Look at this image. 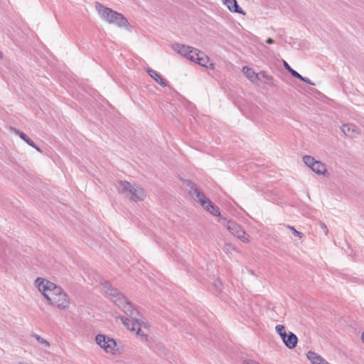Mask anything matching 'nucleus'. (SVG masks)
<instances>
[{"label": "nucleus", "mask_w": 364, "mask_h": 364, "mask_svg": "<svg viewBox=\"0 0 364 364\" xmlns=\"http://www.w3.org/2000/svg\"><path fill=\"white\" fill-rule=\"evenodd\" d=\"M287 228L292 232V233L299 238H302L304 237V234L301 232L297 231L293 226L287 225Z\"/></svg>", "instance_id": "24"}, {"label": "nucleus", "mask_w": 364, "mask_h": 364, "mask_svg": "<svg viewBox=\"0 0 364 364\" xmlns=\"http://www.w3.org/2000/svg\"><path fill=\"white\" fill-rule=\"evenodd\" d=\"M229 232L235 235L236 232L241 229V227L235 221L229 220L225 225Z\"/></svg>", "instance_id": "19"}, {"label": "nucleus", "mask_w": 364, "mask_h": 364, "mask_svg": "<svg viewBox=\"0 0 364 364\" xmlns=\"http://www.w3.org/2000/svg\"><path fill=\"white\" fill-rule=\"evenodd\" d=\"M289 73L291 75L292 77H296L298 75V72L294 70L293 68L289 71Z\"/></svg>", "instance_id": "28"}, {"label": "nucleus", "mask_w": 364, "mask_h": 364, "mask_svg": "<svg viewBox=\"0 0 364 364\" xmlns=\"http://www.w3.org/2000/svg\"><path fill=\"white\" fill-rule=\"evenodd\" d=\"M311 170L318 175L324 174L327 171L326 165L320 161H316Z\"/></svg>", "instance_id": "16"}, {"label": "nucleus", "mask_w": 364, "mask_h": 364, "mask_svg": "<svg viewBox=\"0 0 364 364\" xmlns=\"http://www.w3.org/2000/svg\"><path fill=\"white\" fill-rule=\"evenodd\" d=\"M105 289L107 296L117 305L124 314L130 316V318L121 316V320L127 328L132 331H136V333L146 339L147 336L141 333V322L137 318L139 311L135 309L132 304L127 300V299L119 291L118 289L111 287L108 282L105 281L102 283Z\"/></svg>", "instance_id": "1"}, {"label": "nucleus", "mask_w": 364, "mask_h": 364, "mask_svg": "<svg viewBox=\"0 0 364 364\" xmlns=\"http://www.w3.org/2000/svg\"><path fill=\"white\" fill-rule=\"evenodd\" d=\"M303 161L307 166L311 168L316 162V160L311 156L306 155L303 157Z\"/></svg>", "instance_id": "21"}, {"label": "nucleus", "mask_w": 364, "mask_h": 364, "mask_svg": "<svg viewBox=\"0 0 364 364\" xmlns=\"http://www.w3.org/2000/svg\"><path fill=\"white\" fill-rule=\"evenodd\" d=\"M146 72L149 75L152 77L156 82H158L160 85L165 87L167 86L166 82L161 77V75L155 70L151 68H147Z\"/></svg>", "instance_id": "14"}, {"label": "nucleus", "mask_w": 364, "mask_h": 364, "mask_svg": "<svg viewBox=\"0 0 364 364\" xmlns=\"http://www.w3.org/2000/svg\"><path fill=\"white\" fill-rule=\"evenodd\" d=\"M320 227L321 228V229L323 230V232L326 235L328 234V230L327 226L325 225V223L321 222L320 223Z\"/></svg>", "instance_id": "26"}, {"label": "nucleus", "mask_w": 364, "mask_h": 364, "mask_svg": "<svg viewBox=\"0 0 364 364\" xmlns=\"http://www.w3.org/2000/svg\"><path fill=\"white\" fill-rule=\"evenodd\" d=\"M306 355L312 364H329L321 355L313 351H309Z\"/></svg>", "instance_id": "13"}, {"label": "nucleus", "mask_w": 364, "mask_h": 364, "mask_svg": "<svg viewBox=\"0 0 364 364\" xmlns=\"http://www.w3.org/2000/svg\"><path fill=\"white\" fill-rule=\"evenodd\" d=\"M274 40L271 38H269L266 40V43H268V44H272L274 43Z\"/></svg>", "instance_id": "31"}, {"label": "nucleus", "mask_w": 364, "mask_h": 364, "mask_svg": "<svg viewBox=\"0 0 364 364\" xmlns=\"http://www.w3.org/2000/svg\"><path fill=\"white\" fill-rule=\"evenodd\" d=\"M275 330L277 332V333L280 336L282 340H283L284 337H286V336L287 335L285 330V327L283 325L279 324L276 326Z\"/></svg>", "instance_id": "22"}, {"label": "nucleus", "mask_w": 364, "mask_h": 364, "mask_svg": "<svg viewBox=\"0 0 364 364\" xmlns=\"http://www.w3.org/2000/svg\"><path fill=\"white\" fill-rule=\"evenodd\" d=\"M203 208L213 215H220L219 208L214 205L210 200L206 202V205H205Z\"/></svg>", "instance_id": "17"}, {"label": "nucleus", "mask_w": 364, "mask_h": 364, "mask_svg": "<svg viewBox=\"0 0 364 364\" xmlns=\"http://www.w3.org/2000/svg\"><path fill=\"white\" fill-rule=\"evenodd\" d=\"M343 133L350 138L356 136L359 134V129L353 124H345L341 127Z\"/></svg>", "instance_id": "8"}, {"label": "nucleus", "mask_w": 364, "mask_h": 364, "mask_svg": "<svg viewBox=\"0 0 364 364\" xmlns=\"http://www.w3.org/2000/svg\"><path fill=\"white\" fill-rule=\"evenodd\" d=\"M191 61L195 62L203 67L208 68V65H207L209 62L208 56L198 49L196 52L194 59L191 60Z\"/></svg>", "instance_id": "10"}, {"label": "nucleus", "mask_w": 364, "mask_h": 364, "mask_svg": "<svg viewBox=\"0 0 364 364\" xmlns=\"http://www.w3.org/2000/svg\"><path fill=\"white\" fill-rule=\"evenodd\" d=\"M184 183L189 194L203 207L206 205V202L210 200L206 198L202 191L197 188L196 184L191 181H186Z\"/></svg>", "instance_id": "5"}, {"label": "nucleus", "mask_w": 364, "mask_h": 364, "mask_svg": "<svg viewBox=\"0 0 364 364\" xmlns=\"http://www.w3.org/2000/svg\"><path fill=\"white\" fill-rule=\"evenodd\" d=\"M95 9L102 18L108 23H129L123 14L105 7L99 2L95 3Z\"/></svg>", "instance_id": "4"}, {"label": "nucleus", "mask_w": 364, "mask_h": 364, "mask_svg": "<svg viewBox=\"0 0 364 364\" xmlns=\"http://www.w3.org/2000/svg\"><path fill=\"white\" fill-rule=\"evenodd\" d=\"M361 338L363 342L364 343V332L362 333Z\"/></svg>", "instance_id": "34"}, {"label": "nucleus", "mask_w": 364, "mask_h": 364, "mask_svg": "<svg viewBox=\"0 0 364 364\" xmlns=\"http://www.w3.org/2000/svg\"><path fill=\"white\" fill-rule=\"evenodd\" d=\"M296 78L303 81L304 80V77H303L301 75H300L299 73H298L297 76L296 77Z\"/></svg>", "instance_id": "32"}, {"label": "nucleus", "mask_w": 364, "mask_h": 364, "mask_svg": "<svg viewBox=\"0 0 364 364\" xmlns=\"http://www.w3.org/2000/svg\"><path fill=\"white\" fill-rule=\"evenodd\" d=\"M14 132L17 134L18 136H19V137L23 139L25 142H26L29 146L35 148L36 150H38V151H41L39 148L38 146H36V144H34V142L23 132L15 129V128H13L12 129Z\"/></svg>", "instance_id": "15"}, {"label": "nucleus", "mask_w": 364, "mask_h": 364, "mask_svg": "<svg viewBox=\"0 0 364 364\" xmlns=\"http://www.w3.org/2000/svg\"><path fill=\"white\" fill-rule=\"evenodd\" d=\"M116 187L119 193L124 195L132 201H142L146 197L145 191L141 187L128 181H118Z\"/></svg>", "instance_id": "3"}, {"label": "nucleus", "mask_w": 364, "mask_h": 364, "mask_svg": "<svg viewBox=\"0 0 364 364\" xmlns=\"http://www.w3.org/2000/svg\"><path fill=\"white\" fill-rule=\"evenodd\" d=\"M119 27H124L126 28L127 29H129V27L131 26V24H127V23H124V24H117Z\"/></svg>", "instance_id": "30"}, {"label": "nucleus", "mask_w": 364, "mask_h": 364, "mask_svg": "<svg viewBox=\"0 0 364 364\" xmlns=\"http://www.w3.org/2000/svg\"><path fill=\"white\" fill-rule=\"evenodd\" d=\"M95 341L107 353H114L117 343L113 338L103 334H98L95 337Z\"/></svg>", "instance_id": "6"}, {"label": "nucleus", "mask_w": 364, "mask_h": 364, "mask_svg": "<svg viewBox=\"0 0 364 364\" xmlns=\"http://www.w3.org/2000/svg\"><path fill=\"white\" fill-rule=\"evenodd\" d=\"M3 58V54L0 51V59H2Z\"/></svg>", "instance_id": "35"}, {"label": "nucleus", "mask_w": 364, "mask_h": 364, "mask_svg": "<svg viewBox=\"0 0 364 364\" xmlns=\"http://www.w3.org/2000/svg\"><path fill=\"white\" fill-rule=\"evenodd\" d=\"M238 239L242 240L243 242H249V235L241 228L235 235Z\"/></svg>", "instance_id": "20"}, {"label": "nucleus", "mask_w": 364, "mask_h": 364, "mask_svg": "<svg viewBox=\"0 0 364 364\" xmlns=\"http://www.w3.org/2000/svg\"><path fill=\"white\" fill-rule=\"evenodd\" d=\"M243 364H260V363L255 360H253L251 358H247V359L244 360Z\"/></svg>", "instance_id": "25"}, {"label": "nucleus", "mask_w": 364, "mask_h": 364, "mask_svg": "<svg viewBox=\"0 0 364 364\" xmlns=\"http://www.w3.org/2000/svg\"><path fill=\"white\" fill-rule=\"evenodd\" d=\"M283 66L288 72L291 70V67L285 60H283Z\"/></svg>", "instance_id": "27"}, {"label": "nucleus", "mask_w": 364, "mask_h": 364, "mask_svg": "<svg viewBox=\"0 0 364 364\" xmlns=\"http://www.w3.org/2000/svg\"><path fill=\"white\" fill-rule=\"evenodd\" d=\"M35 284L50 305L60 309L68 308L69 299L60 287L43 278L36 279Z\"/></svg>", "instance_id": "2"}, {"label": "nucleus", "mask_w": 364, "mask_h": 364, "mask_svg": "<svg viewBox=\"0 0 364 364\" xmlns=\"http://www.w3.org/2000/svg\"><path fill=\"white\" fill-rule=\"evenodd\" d=\"M173 48L179 54L183 55L187 59L191 60L194 59V56L197 48L187 46L182 44H175L173 46Z\"/></svg>", "instance_id": "7"}, {"label": "nucleus", "mask_w": 364, "mask_h": 364, "mask_svg": "<svg viewBox=\"0 0 364 364\" xmlns=\"http://www.w3.org/2000/svg\"><path fill=\"white\" fill-rule=\"evenodd\" d=\"M224 5L231 11L245 15V13L239 6L237 0H221Z\"/></svg>", "instance_id": "9"}, {"label": "nucleus", "mask_w": 364, "mask_h": 364, "mask_svg": "<svg viewBox=\"0 0 364 364\" xmlns=\"http://www.w3.org/2000/svg\"><path fill=\"white\" fill-rule=\"evenodd\" d=\"M214 67H215V65H214V64H213V63H210V68L211 69H213V68H214Z\"/></svg>", "instance_id": "33"}, {"label": "nucleus", "mask_w": 364, "mask_h": 364, "mask_svg": "<svg viewBox=\"0 0 364 364\" xmlns=\"http://www.w3.org/2000/svg\"><path fill=\"white\" fill-rule=\"evenodd\" d=\"M36 340L41 345H43L46 348H49L50 347V343L48 341H47L46 339H44L43 338L41 337L40 336L37 335V334H34L33 336Z\"/></svg>", "instance_id": "23"}, {"label": "nucleus", "mask_w": 364, "mask_h": 364, "mask_svg": "<svg viewBox=\"0 0 364 364\" xmlns=\"http://www.w3.org/2000/svg\"><path fill=\"white\" fill-rule=\"evenodd\" d=\"M242 72L246 77L252 82L255 83L259 80V75H258V73H256L252 68L248 66H244L242 68Z\"/></svg>", "instance_id": "12"}, {"label": "nucleus", "mask_w": 364, "mask_h": 364, "mask_svg": "<svg viewBox=\"0 0 364 364\" xmlns=\"http://www.w3.org/2000/svg\"><path fill=\"white\" fill-rule=\"evenodd\" d=\"M225 247H230V245H226ZM227 250H228V248H227Z\"/></svg>", "instance_id": "36"}, {"label": "nucleus", "mask_w": 364, "mask_h": 364, "mask_svg": "<svg viewBox=\"0 0 364 364\" xmlns=\"http://www.w3.org/2000/svg\"><path fill=\"white\" fill-rule=\"evenodd\" d=\"M282 341L288 348L293 349L296 346L298 338L294 333L289 332Z\"/></svg>", "instance_id": "11"}, {"label": "nucleus", "mask_w": 364, "mask_h": 364, "mask_svg": "<svg viewBox=\"0 0 364 364\" xmlns=\"http://www.w3.org/2000/svg\"><path fill=\"white\" fill-rule=\"evenodd\" d=\"M258 75H259V80L262 82L268 85H273V77L270 75H269L267 72L265 71H260L258 73Z\"/></svg>", "instance_id": "18"}, {"label": "nucleus", "mask_w": 364, "mask_h": 364, "mask_svg": "<svg viewBox=\"0 0 364 364\" xmlns=\"http://www.w3.org/2000/svg\"><path fill=\"white\" fill-rule=\"evenodd\" d=\"M303 82L307 83V84H309V85H314V83L312 82L309 78L307 77H304V80H303Z\"/></svg>", "instance_id": "29"}]
</instances>
